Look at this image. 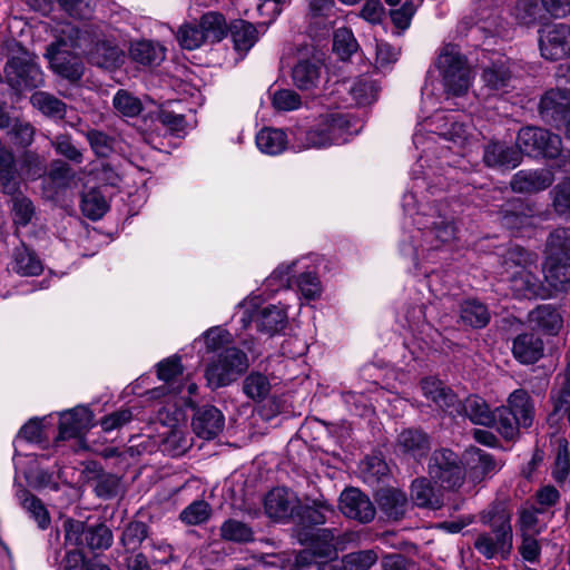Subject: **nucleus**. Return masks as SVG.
Here are the masks:
<instances>
[{"instance_id":"obj_1","label":"nucleus","mask_w":570,"mask_h":570,"mask_svg":"<svg viewBox=\"0 0 570 570\" xmlns=\"http://www.w3.org/2000/svg\"><path fill=\"white\" fill-rule=\"evenodd\" d=\"M480 521L490 530L476 535L474 549L485 559L507 560L513 549L511 513L501 504H495L480 513Z\"/></svg>"},{"instance_id":"obj_2","label":"nucleus","mask_w":570,"mask_h":570,"mask_svg":"<svg viewBox=\"0 0 570 570\" xmlns=\"http://www.w3.org/2000/svg\"><path fill=\"white\" fill-rule=\"evenodd\" d=\"M535 419L534 400L524 389L512 391L504 405L497 407V432L505 441L519 439L521 430H528Z\"/></svg>"},{"instance_id":"obj_3","label":"nucleus","mask_w":570,"mask_h":570,"mask_svg":"<svg viewBox=\"0 0 570 570\" xmlns=\"http://www.w3.org/2000/svg\"><path fill=\"white\" fill-rule=\"evenodd\" d=\"M79 33L78 28L66 24L61 29L62 36L57 41L50 43L46 51V57L49 59L52 70L70 81H78L85 70L81 58L65 49L66 47H80L78 43Z\"/></svg>"},{"instance_id":"obj_4","label":"nucleus","mask_w":570,"mask_h":570,"mask_svg":"<svg viewBox=\"0 0 570 570\" xmlns=\"http://www.w3.org/2000/svg\"><path fill=\"white\" fill-rule=\"evenodd\" d=\"M443 77L446 90L453 96H463L471 86V69L459 46L444 43L435 62Z\"/></svg>"},{"instance_id":"obj_5","label":"nucleus","mask_w":570,"mask_h":570,"mask_svg":"<svg viewBox=\"0 0 570 570\" xmlns=\"http://www.w3.org/2000/svg\"><path fill=\"white\" fill-rule=\"evenodd\" d=\"M297 540L305 548L296 556V564L306 568L337 556L335 532L331 529H297Z\"/></svg>"},{"instance_id":"obj_6","label":"nucleus","mask_w":570,"mask_h":570,"mask_svg":"<svg viewBox=\"0 0 570 570\" xmlns=\"http://www.w3.org/2000/svg\"><path fill=\"white\" fill-rule=\"evenodd\" d=\"M248 366V356L243 350L236 346L225 347L206 366L205 379L210 389H219L236 381Z\"/></svg>"},{"instance_id":"obj_7","label":"nucleus","mask_w":570,"mask_h":570,"mask_svg":"<svg viewBox=\"0 0 570 570\" xmlns=\"http://www.w3.org/2000/svg\"><path fill=\"white\" fill-rule=\"evenodd\" d=\"M350 128V121L343 114L334 112L320 116L315 124L296 136L303 148H322L337 142Z\"/></svg>"},{"instance_id":"obj_8","label":"nucleus","mask_w":570,"mask_h":570,"mask_svg":"<svg viewBox=\"0 0 570 570\" xmlns=\"http://www.w3.org/2000/svg\"><path fill=\"white\" fill-rule=\"evenodd\" d=\"M4 77L7 83L17 92L43 85V73L36 61V56L26 50L9 58L4 66Z\"/></svg>"},{"instance_id":"obj_9","label":"nucleus","mask_w":570,"mask_h":570,"mask_svg":"<svg viewBox=\"0 0 570 570\" xmlns=\"http://www.w3.org/2000/svg\"><path fill=\"white\" fill-rule=\"evenodd\" d=\"M517 147L520 154L531 157H546L554 159L560 156L562 149L561 137L547 129L527 126L519 130Z\"/></svg>"},{"instance_id":"obj_10","label":"nucleus","mask_w":570,"mask_h":570,"mask_svg":"<svg viewBox=\"0 0 570 570\" xmlns=\"http://www.w3.org/2000/svg\"><path fill=\"white\" fill-rule=\"evenodd\" d=\"M428 471L430 478L446 490L460 488L465 479L459 455L450 449L435 450L430 458Z\"/></svg>"},{"instance_id":"obj_11","label":"nucleus","mask_w":570,"mask_h":570,"mask_svg":"<svg viewBox=\"0 0 570 570\" xmlns=\"http://www.w3.org/2000/svg\"><path fill=\"white\" fill-rule=\"evenodd\" d=\"M539 48L546 60L558 61L570 56V26L554 23L539 31Z\"/></svg>"},{"instance_id":"obj_12","label":"nucleus","mask_w":570,"mask_h":570,"mask_svg":"<svg viewBox=\"0 0 570 570\" xmlns=\"http://www.w3.org/2000/svg\"><path fill=\"white\" fill-rule=\"evenodd\" d=\"M539 112L542 119L559 128L570 122V90L550 89L540 99Z\"/></svg>"},{"instance_id":"obj_13","label":"nucleus","mask_w":570,"mask_h":570,"mask_svg":"<svg viewBox=\"0 0 570 570\" xmlns=\"http://www.w3.org/2000/svg\"><path fill=\"white\" fill-rule=\"evenodd\" d=\"M340 509L345 517L361 523L371 522L376 513L370 498L356 488H350L342 492Z\"/></svg>"},{"instance_id":"obj_14","label":"nucleus","mask_w":570,"mask_h":570,"mask_svg":"<svg viewBox=\"0 0 570 570\" xmlns=\"http://www.w3.org/2000/svg\"><path fill=\"white\" fill-rule=\"evenodd\" d=\"M395 448L402 455L420 462L431 451V436L420 428H407L399 433Z\"/></svg>"},{"instance_id":"obj_15","label":"nucleus","mask_w":570,"mask_h":570,"mask_svg":"<svg viewBox=\"0 0 570 570\" xmlns=\"http://www.w3.org/2000/svg\"><path fill=\"white\" fill-rule=\"evenodd\" d=\"M297 505V498L285 488H274L264 500L266 514L276 521H284L289 518L294 520Z\"/></svg>"},{"instance_id":"obj_16","label":"nucleus","mask_w":570,"mask_h":570,"mask_svg":"<svg viewBox=\"0 0 570 570\" xmlns=\"http://www.w3.org/2000/svg\"><path fill=\"white\" fill-rule=\"evenodd\" d=\"M421 390L428 400L432 401L448 414L455 416V412L459 411L460 399L441 380L436 377H425L421 381Z\"/></svg>"},{"instance_id":"obj_17","label":"nucleus","mask_w":570,"mask_h":570,"mask_svg":"<svg viewBox=\"0 0 570 570\" xmlns=\"http://www.w3.org/2000/svg\"><path fill=\"white\" fill-rule=\"evenodd\" d=\"M421 390L428 400L432 401L448 414L455 416V412L459 411L460 399L441 380L436 377H425L421 381Z\"/></svg>"},{"instance_id":"obj_18","label":"nucleus","mask_w":570,"mask_h":570,"mask_svg":"<svg viewBox=\"0 0 570 570\" xmlns=\"http://www.w3.org/2000/svg\"><path fill=\"white\" fill-rule=\"evenodd\" d=\"M510 288L518 298H550L552 296L540 278L525 267L522 273H518L508 281Z\"/></svg>"},{"instance_id":"obj_19","label":"nucleus","mask_w":570,"mask_h":570,"mask_svg":"<svg viewBox=\"0 0 570 570\" xmlns=\"http://www.w3.org/2000/svg\"><path fill=\"white\" fill-rule=\"evenodd\" d=\"M554 181L551 170L541 168L535 170H520L513 175L510 186L515 193H538L549 188Z\"/></svg>"},{"instance_id":"obj_20","label":"nucleus","mask_w":570,"mask_h":570,"mask_svg":"<svg viewBox=\"0 0 570 570\" xmlns=\"http://www.w3.org/2000/svg\"><path fill=\"white\" fill-rule=\"evenodd\" d=\"M92 413L87 407H75L61 415L57 441H65L80 438L90 429Z\"/></svg>"},{"instance_id":"obj_21","label":"nucleus","mask_w":570,"mask_h":570,"mask_svg":"<svg viewBox=\"0 0 570 570\" xmlns=\"http://www.w3.org/2000/svg\"><path fill=\"white\" fill-rule=\"evenodd\" d=\"M458 410L455 415H463L473 424L497 429V407L492 411L488 402L479 395L472 394L465 397L463 402L459 401Z\"/></svg>"},{"instance_id":"obj_22","label":"nucleus","mask_w":570,"mask_h":570,"mask_svg":"<svg viewBox=\"0 0 570 570\" xmlns=\"http://www.w3.org/2000/svg\"><path fill=\"white\" fill-rule=\"evenodd\" d=\"M224 425L223 413L213 405L199 407L191 421L193 431L205 440L216 438L223 431Z\"/></svg>"},{"instance_id":"obj_23","label":"nucleus","mask_w":570,"mask_h":570,"mask_svg":"<svg viewBox=\"0 0 570 570\" xmlns=\"http://www.w3.org/2000/svg\"><path fill=\"white\" fill-rule=\"evenodd\" d=\"M511 352L520 364L531 365L543 357L544 343L533 333H522L513 338Z\"/></svg>"},{"instance_id":"obj_24","label":"nucleus","mask_w":570,"mask_h":570,"mask_svg":"<svg viewBox=\"0 0 570 570\" xmlns=\"http://www.w3.org/2000/svg\"><path fill=\"white\" fill-rule=\"evenodd\" d=\"M335 513L332 504L324 500H315L312 504L297 505L294 521L298 529H314L325 523Z\"/></svg>"},{"instance_id":"obj_25","label":"nucleus","mask_w":570,"mask_h":570,"mask_svg":"<svg viewBox=\"0 0 570 570\" xmlns=\"http://www.w3.org/2000/svg\"><path fill=\"white\" fill-rule=\"evenodd\" d=\"M518 149L502 142H490L484 147L483 161L488 167L512 169L521 164Z\"/></svg>"},{"instance_id":"obj_26","label":"nucleus","mask_w":570,"mask_h":570,"mask_svg":"<svg viewBox=\"0 0 570 570\" xmlns=\"http://www.w3.org/2000/svg\"><path fill=\"white\" fill-rule=\"evenodd\" d=\"M183 372L184 366L179 356H171L159 362L157 365V376L168 386H161L153 390V396L155 397L159 396L160 394H165V390L175 394L181 393L183 386L180 384L175 386L174 384L177 379L183 375Z\"/></svg>"},{"instance_id":"obj_27","label":"nucleus","mask_w":570,"mask_h":570,"mask_svg":"<svg viewBox=\"0 0 570 570\" xmlns=\"http://www.w3.org/2000/svg\"><path fill=\"white\" fill-rule=\"evenodd\" d=\"M230 39L234 45V49L245 56L258 41L259 32L257 28L243 19L233 20L228 26Z\"/></svg>"},{"instance_id":"obj_28","label":"nucleus","mask_w":570,"mask_h":570,"mask_svg":"<svg viewBox=\"0 0 570 570\" xmlns=\"http://www.w3.org/2000/svg\"><path fill=\"white\" fill-rule=\"evenodd\" d=\"M530 254L520 246L509 247L499 258L498 274L500 279L508 282L528 267Z\"/></svg>"},{"instance_id":"obj_29","label":"nucleus","mask_w":570,"mask_h":570,"mask_svg":"<svg viewBox=\"0 0 570 570\" xmlns=\"http://www.w3.org/2000/svg\"><path fill=\"white\" fill-rule=\"evenodd\" d=\"M544 281L551 293L567 291L570 285V261L561 258H546L543 263Z\"/></svg>"},{"instance_id":"obj_30","label":"nucleus","mask_w":570,"mask_h":570,"mask_svg":"<svg viewBox=\"0 0 570 570\" xmlns=\"http://www.w3.org/2000/svg\"><path fill=\"white\" fill-rule=\"evenodd\" d=\"M422 235L428 249H438L455 238V226L453 222L440 216L431 226L423 228Z\"/></svg>"},{"instance_id":"obj_31","label":"nucleus","mask_w":570,"mask_h":570,"mask_svg":"<svg viewBox=\"0 0 570 570\" xmlns=\"http://www.w3.org/2000/svg\"><path fill=\"white\" fill-rule=\"evenodd\" d=\"M0 187L4 194L13 195L19 187L14 155L0 138Z\"/></svg>"},{"instance_id":"obj_32","label":"nucleus","mask_w":570,"mask_h":570,"mask_svg":"<svg viewBox=\"0 0 570 570\" xmlns=\"http://www.w3.org/2000/svg\"><path fill=\"white\" fill-rule=\"evenodd\" d=\"M129 56L141 66L154 67L159 66L164 61L166 49L158 42L141 40L131 43Z\"/></svg>"},{"instance_id":"obj_33","label":"nucleus","mask_w":570,"mask_h":570,"mask_svg":"<svg viewBox=\"0 0 570 570\" xmlns=\"http://www.w3.org/2000/svg\"><path fill=\"white\" fill-rule=\"evenodd\" d=\"M11 267L20 276H38L43 272L39 256L24 244L13 249Z\"/></svg>"},{"instance_id":"obj_34","label":"nucleus","mask_w":570,"mask_h":570,"mask_svg":"<svg viewBox=\"0 0 570 570\" xmlns=\"http://www.w3.org/2000/svg\"><path fill=\"white\" fill-rule=\"evenodd\" d=\"M513 16L524 26H533L551 19L542 0H517Z\"/></svg>"},{"instance_id":"obj_35","label":"nucleus","mask_w":570,"mask_h":570,"mask_svg":"<svg viewBox=\"0 0 570 570\" xmlns=\"http://www.w3.org/2000/svg\"><path fill=\"white\" fill-rule=\"evenodd\" d=\"M411 497L419 508L438 510L443 505L442 495L426 478L415 479L411 484Z\"/></svg>"},{"instance_id":"obj_36","label":"nucleus","mask_w":570,"mask_h":570,"mask_svg":"<svg viewBox=\"0 0 570 570\" xmlns=\"http://www.w3.org/2000/svg\"><path fill=\"white\" fill-rule=\"evenodd\" d=\"M377 503L380 509L393 520L404 517L409 501L405 492L397 489H385L379 493Z\"/></svg>"},{"instance_id":"obj_37","label":"nucleus","mask_w":570,"mask_h":570,"mask_svg":"<svg viewBox=\"0 0 570 570\" xmlns=\"http://www.w3.org/2000/svg\"><path fill=\"white\" fill-rule=\"evenodd\" d=\"M529 320L534 326L546 334L556 335L562 327V317L558 309L550 305H540L529 315Z\"/></svg>"},{"instance_id":"obj_38","label":"nucleus","mask_w":570,"mask_h":570,"mask_svg":"<svg viewBox=\"0 0 570 570\" xmlns=\"http://www.w3.org/2000/svg\"><path fill=\"white\" fill-rule=\"evenodd\" d=\"M512 72L508 60H498L485 67L482 72V80L492 91H505L510 86Z\"/></svg>"},{"instance_id":"obj_39","label":"nucleus","mask_w":570,"mask_h":570,"mask_svg":"<svg viewBox=\"0 0 570 570\" xmlns=\"http://www.w3.org/2000/svg\"><path fill=\"white\" fill-rule=\"evenodd\" d=\"M122 59V51L108 41H99L95 43L88 52V61L104 69L116 68Z\"/></svg>"},{"instance_id":"obj_40","label":"nucleus","mask_w":570,"mask_h":570,"mask_svg":"<svg viewBox=\"0 0 570 570\" xmlns=\"http://www.w3.org/2000/svg\"><path fill=\"white\" fill-rule=\"evenodd\" d=\"M321 70V65L316 61L299 60L292 70L293 82L301 90H311L318 85Z\"/></svg>"},{"instance_id":"obj_41","label":"nucleus","mask_w":570,"mask_h":570,"mask_svg":"<svg viewBox=\"0 0 570 570\" xmlns=\"http://www.w3.org/2000/svg\"><path fill=\"white\" fill-rule=\"evenodd\" d=\"M490 318V312L483 303L476 299H466L461 304L460 320L464 325L483 328L489 324Z\"/></svg>"},{"instance_id":"obj_42","label":"nucleus","mask_w":570,"mask_h":570,"mask_svg":"<svg viewBox=\"0 0 570 570\" xmlns=\"http://www.w3.org/2000/svg\"><path fill=\"white\" fill-rule=\"evenodd\" d=\"M255 324L259 332L273 335L285 327L286 314L279 307L269 305L256 314Z\"/></svg>"},{"instance_id":"obj_43","label":"nucleus","mask_w":570,"mask_h":570,"mask_svg":"<svg viewBox=\"0 0 570 570\" xmlns=\"http://www.w3.org/2000/svg\"><path fill=\"white\" fill-rule=\"evenodd\" d=\"M17 498L22 508L27 510L31 518L38 523L40 529L45 530L49 527L51 521L49 512L39 498L27 489H20L17 492Z\"/></svg>"},{"instance_id":"obj_44","label":"nucleus","mask_w":570,"mask_h":570,"mask_svg":"<svg viewBox=\"0 0 570 570\" xmlns=\"http://www.w3.org/2000/svg\"><path fill=\"white\" fill-rule=\"evenodd\" d=\"M198 24L209 42H219L227 36L228 26L225 17L219 12L209 11L204 13Z\"/></svg>"},{"instance_id":"obj_45","label":"nucleus","mask_w":570,"mask_h":570,"mask_svg":"<svg viewBox=\"0 0 570 570\" xmlns=\"http://www.w3.org/2000/svg\"><path fill=\"white\" fill-rule=\"evenodd\" d=\"M256 145L265 154L278 155L287 145V136L282 129L263 128L256 135Z\"/></svg>"},{"instance_id":"obj_46","label":"nucleus","mask_w":570,"mask_h":570,"mask_svg":"<svg viewBox=\"0 0 570 570\" xmlns=\"http://www.w3.org/2000/svg\"><path fill=\"white\" fill-rule=\"evenodd\" d=\"M546 258L570 261V228L559 227L550 233L546 245Z\"/></svg>"},{"instance_id":"obj_47","label":"nucleus","mask_w":570,"mask_h":570,"mask_svg":"<svg viewBox=\"0 0 570 570\" xmlns=\"http://www.w3.org/2000/svg\"><path fill=\"white\" fill-rule=\"evenodd\" d=\"M272 384L269 379L261 373L253 371L243 381L242 390L247 399L254 402L264 401L271 393Z\"/></svg>"},{"instance_id":"obj_48","label":"nucleus","mask_w":570,"mask_h":570,"mask_svg":"<svg viewBox=\"0 0 570 570\" xmlns=\"http://www.w3.org/2000/svg\"><path fill=\"white\" fill-rule=\"evenodd\" d=\"M30 101L35 108L48 117L62 119L66 116L67 105L49 92L36 91L31 95Z\"/></svg>"},{"instance_id":"obj_49","label":"nucleus","mask_w":570,"mask_h":570,"mask_svg":"<svg viewBox=\"0 0 570 570\" xmlns=\"http://www.w3.org/2000/svg\"><path fill=\"white\" fill-rule=\"evenodd\" d=\"M466 455L471 470L476 478L493 474L500 469L493 455L476 446H470L466 450Z\"/></svg>"},{"instance_id":"obj_50","label":"nucleus","mask_w":570,"mask_h":570,"mask_svg":"<svg viewBox=\"0 0 570 570\" xmlns=\"http://www.w3.org/2000/svg\"><path fill=\"white\" fill-rule=\"evenodd\" d=\"M109 205L99 189L92 188L82 195L81 212L91 220L100 219L108 210Z\"/></svg>"},{"instance_id":"obj_51","label":"nucleus","mask_w":570,"mask_h":570,"mask_svg":"<svg viewBox=\"0 0 570 570\" xmlns=\"http://www.w3.org/2000/svg\"><path fill=\"white\" fill-rule=\"evenodd\" d=\"M220 537L226 541L247 543L254 540L252 528L236 519H228L220 525Z\"/></svg>"},{"instance_id":"obj_52","label":"nucleus","mask_w":570,"mask_h":570,"mask_svg":"<svg viewBox=\"0 0 570 570\" xmlns=\"http://www.w3.org/2000/svg\"><path fill=\"white\" fill-rule=\"evenodd\" d=\"M149 528L142 521L129 522L121 534L120 541L127 551H135L148 538Z\"/></svg>"},{"instance_id":"obj_53","label":"nucleus","mask_w":570,"mask_h":570,"mask_svg":"<svg viewBox=\"0 0 570 570\" xmlns=\"http://www.w3.org/2000/svg\"><path fill=\"white\" fill-rule=\"evenodd\" d=\"M358 49V43L348 28H338L333 37V50L342 59L347 60Z\"/></svg>"},{"instance_id":"obj_54","label":"nucleus","mask_w":570,"mask_h":570,"mask_svg":"<svg viewBox=\"0 0 570 570\" xmlns=\"http://www.w3.org/2000/svg\"><path fill=\"white\" fill-rule=\"evenodd\" d=\"M21 171L30 180H37L47 174L45 158L32 150H27L21 156Z\"/></svg>"},{"instance_id":"obj_55","label":"nucleus","mask_w":570,"mask_h":570,"mask_svg":"<svg viewBox=\"0 0 570 570\" xmlns=\"http://www.w3.org/2000/svg\"><path fill=\"white\" fill-rule=\"evenodd\" d=\"M50 145L57 155L65 157L69 161L75 164H81L83 161V155L73 144L70 135L58 134L50 140Z\"/></svg>"},{"instance_id":"obj_56","label":"nucleus","mask_w":570,"mask_h":570,"mask_svg":"<svg viewBox=\"0 0 570 570\" xmlns=\"http://www.w3.org/2000/svg\"><path fill=\"white\" fill-rule=\"evenodd\" d=\"M550 401L553 406V414H559L561 411L570 424V373L563 377L561 385L550 393Z\"/></svg>"},{"instance_id":"obj_57","label":"nucleus","mask_w":570,"mask_h":570,"mask_svg":"<svg viewBox=\"0 0 570 570\" xmlns=\"http://www.w3.org/2000/svg\"><path fill=\"white\" fill-rule=\"evenodd\" d=\"M210 514V505L205 500H196L180 512L179 519L188 525H197L205 523Z\"/></svg>"},{"instance_id":"obj_58","label":"nucleus","mask_w":570,"mask_h":570,"mask_svg":"<svg viewBox=\"0 0 570 570\" xmlns=\"http://www.w3.org/2000/svg\"><path fill=\"white\" fill-rule=\"evenodd\" d=\"M177 40L186 50H195L207 41L198 23L183 24L178 29Z\"/></svg>"},{"instance_id":"obj_59","label":"nucleus","mask_w":570,"mask_h":570,"mask_svg":"<svg viewBox=\"0 0 570 570\" xmlns=\"http://www.w3.org/2000/svg\"><path fill=\"white\" fill-rule=\"evenodd\" d=\"M374 550H362L346 554L342 560V570H370L377 562Z\"/></svg>"},{"instance_id":"obj_60","label":"nucleus","mask_w":570,"mask_h":570,"mask_svg":"<svg viewBox=\"0 0 570 570\" xmlns=\"http://www.w3.org/2000/svg\"><path fill=\"white\" fill-rule=\"evenodd\" d=\"M379 87L370 78L357 79L351 88V95L358 105H370L377 98Z\"/></svg>"},{"instance_id":"obj_61","label":"nucleus","mask_w":570,"mask_h":570,"mask_svg":"<svg viewBox=\"0 0 570 570\" xmlns=\"http://www.w3.org/2000/svg\"><path fill=\"white\" fill-rule=\"evenodd\" d=\"M570 471V453L567 440L560 441L552 469V478L558 484L567 481Z\"/></svg>"},{"instance_id":"obj_62","label":"nucleus","mask_w":570,"mask_h":570,"mask_svg":"<svg viewBox=\"0 0 570 570\" xmlns=\"http://www.w3.org/2000/svg\"><path fill=\"white\" fill-rule=\"evenodd\" d=\"M86 139L97 157H108L114 150L115 140L106 132L98 129H90L86 134Z\"/></svg>"},{"instance_id":"obj_63","label":"nucleus","mask_w":570,"mask_h":570,"mask_svg":"<svg viewBox=\"0 0 570 570\" xmlns=\"http://www.w3.org/2000/svg\"><path fill=\"white\" fill-rule=\"evenodd\" d=\"M416 12V6L413 0H405L397 8H391L389 11V16L393 26L401 30L405 31L410 28L411 21Z\"/></svg>"},{"instance_id":"obj_64","label":"nucleus","mask_w":570,"mask_h":570,"mask_svg":"<svg viewBox=\"0 0 570 570\" xmlns=\"http://www.w3.org/2000/svg\"><path fill=\"white\" fill-rule=\"evenodd\" d=\"M112 104L115 109L126 117H135L142 109L140 100L122 89L116 92Z\"/></svg>"}]
</instances>
